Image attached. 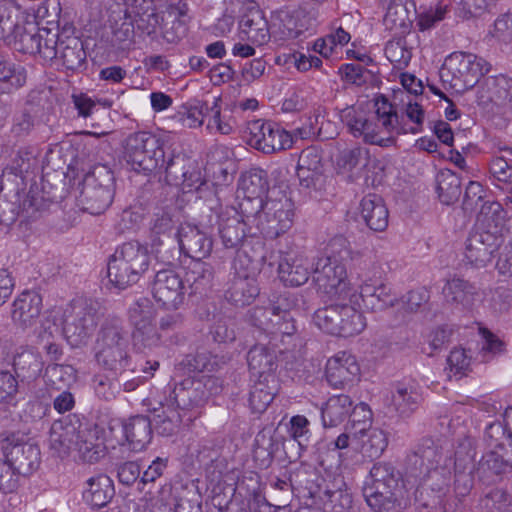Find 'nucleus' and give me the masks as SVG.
<instances>
[{
	"label": "nucleus",
	"instance_id": "obj_50",
	"mask_svg": "<svg viewBox=\"0 0 512 512\" xmlns=\"http://www.w3.org/2000/svg\"><path fill=\"white\" fill-rule=\"evenodd\" d=\"M350 416L351 419L345 429L351 433L352 441L357 444L368 431L373 429L371 428L372 412L367 404L360 403L355 406Z\"/></svg>",
	"mask_w": 512,
	"mask_h": 512
},
{
	"label": "nucleus",
	"instance_id": "obj_41",
	"mask_svg": "<svg viewBox=\"0 0 512 512\" xmlns=\"http://www.w3.org/2000/svg\"><path fill=\"white\" fill-rule=\"evenodd\" d=\"M352 400L348 395L340 394L330 397L321 409L324 427H335L343 422L350 414Z\"/></svg>",
	"mask_w": 512,
	"mask_h": 512
},
{
	"label": "nucleus",
	"instance_id": "obj_48",
	"mask_svg": "<svg viewBox=\"0 0 512 512\" xmlns=\"http://www.w3.org/2000/svg\"><path fill=\"white\" fill-rule=\"evenodd\" d=\"M218 356L212 355L207 350L197 351L195 354L186 355L178 364L177 369L184 373L191 372H213L219 367Z\"/></svg>",
	"mask_w": 512,
	"mask_h": 512
},
{
	"label": "nucleus",
	"instance_id": "obj_22",
	"mask_svg": "<svg viewBox=\"0 0 512 512\" xmlns=\"http://www.w3.org/2000/svg\"><path fill=\"white\" fill-rule=\"evenodd\" d=\"M247 227L246 221L234 207H226L218 215L219 237L227 249L238 250L246 236L252 234Z\"/></svg>",
	"mask_w": 512,
	"mask_h": 512
},
{
	"label": "nucleus",
	"instance_id": "obj_26",
	"mask_svg": "<svg viewBox=\"0 0 512 512\" xmlns=\"http://www.w3.org/2000/svg\"><path fill=\"white\" fill-rule=\"evenodd\" d=\"M80 429L79 420L64 418L54 421L50 428V449L60 457L68 455L77 445Z\"/></svg>",
	"mask_w": 512,
	"mask_h": 512
},
{
	"label": "nucleus",
	"instance_id": "obj_44",
	"mask_svg": "<svg viewBox=\"0 0 512 512\" xmlns=\"http://www.w3.org/2000/svg\"><path fill=\"white\" fill-rule=\"evenodd\" d=\"M213 278V267L202 260H193L186 272V282L194 294L207 291L212 285Z\"/></svg>",
	"mask_w": 512,
	"mask_h": 512
},
{
	"label": "nucleus",
	"instance_id": "obj_33",
	"mask_svg": "<svg viewBox=\"0 0 512 512\" xmlns=\"http://www.w3.org/2000/svg\"><path fill=\"white\" fill-rule=\"evenodd\" d=\"M318 496L324 501V505L332 512H346L352 506V497L348 492L344 479L335 478L333 482L319 487Z\"/></svg>",
	"mask_w": 512,
	"mask_h": 512
},
{
	"label": "nucleus",
	"instance_id": "obj_40",
	"mask_svg": "<svg viewBox=\"0 0 512 512\" xmlns=\"http://www.w3.org/2000/svg\"><path fill=\"white\" fill-rule=\"evenodd\" d=\"M321 158L314 149L304 150L298 161L297 175L300 185L305 188H312L316 186L321 175Z\"/></svg>",
	"mask_w": 512,
	"mask_h": 512
},
{
	"label": "nucleus",
	"instance_id": "obj_58",
	"mask_svg": "<svg viewBox=\"0 0 512 512\" xmlns=\"http://www.w3.org/2000/svg\"><path fill=\"white\" fill-rule=\"evenodd\" d=\"M63 38V29L59 32L58 28L41 27L40 50L38 54L45 60L56 58L60 49V42L63 41Z\"/></svg>",
	"mask_w": 512,
	"mask_h": 512
},
{
	"label": "nucleus",
	"instance_id": "obj_45",
	"mask_svg": "<svg viewBox=\"0 0 512 512\" xmlns=\"http://www.w3.org/2000/svg\"><path fill=\"white\" fill-rule=\"evenodd\" d=\"M383 24L387 30L394 32L395 35L408 33L412 20L409 17L407 7L401 1H391L383 18Z\"/></svg>",
	"mask_w": 512,
	"mask_h": 512
},
{
	"label": "nucleus",
	"instance_id": "obj_4",
	"mask_svg": "<svg viewBox=\"0 0 512 512\" xmlns=\"http://www.w3.org/2000/svg\"><path fill=\"white\" fill-rule=\"evenodd\" d=\"M97 366L113 375H120L129 367V332L121 318L108 316L102 322L94 344Z\"/></svg>",
	"mask_w": 512,
	"mask_h": 512
},
{
	"label": "nucleus",
	"instance_id": "obj_25",
	"mask_svg": "<svg viewBox=\"0 0 512 512\" xmlns=\"http://www.w3.org/2000/svg\"><path fill=\"white\" fill-rule=\"evenodd\" d=\"M360 373L355 356L342 351L330 358L326 364V379L334 388H344L354 382Z\"/></svg>",
	"mask_w": 512,
	"mask_h": 512
},
{
	"label": "nucleus",
	"instance_id": "obj_59",
	"mask_svg": "<svg viewBox=\"0 0 512 512\" xmlns=\"http://www.w3.org/2000/svg\"><path fill=\"white\" fill-rule=\"evenodd\" d=\"M209 334L214 342L231 343L237 337V323L232 317L221 316L215 318L210 327Z\"/></svg>",
	"mask_w": 512,
	"mask_h": 512
},
{
	"label": "nucleus",
	"instance_id": "obj_63",
	"mask_svg": "<svg viewBox=\"0 0 512 512\" xmlns=\"http://www.w3.org/2000/svg\"><path fill=\"white\" fill-rule=\"evenodd\" d=\"M18 381L9 371H0V413L17 404Z\"/></svg>",
	"mask_w": 512,
	"mask_h": 512
},
{
	"label": "nucleus",
	"instance_id": "obj_1",
	"mask_svg": "<svg viewBox=\"0 0 512 512\" xmlns=\"http://www.w3.org/2000/svg\"><path fill=\"white\" fill-rule=\"evenodd\" d=\"M405 115L410 125L399 121L394 105L382 94L375 98L373 111L350 106L342 109L339 114L341 121L355 138L380 147L393 145L400 134H418L423 131L425 111L420 103L409 100Z\"/></svg>",
	"mask_w": 512,
	"mask_h": 512
},
{
	"label": "nucleus",
	"instance_id": "obj_47",
	"mask_svg": "<svg viewBox=\"0 0 512 512\" xmlns=\"http://www.w3.org/2000/svg\"><path fill=\"white\" fill-rule=\"evenodd\" d=\"M40 32L41 27H37L34 23L21 25L18 16L15 30L10 35H5V37H14L16 43L19 44V49L24 53L38 54L40 50Z\"/></svg>",
	"mask_w": 512,
	"mask_h": 512
},
{
	"label": "nucleus",
	"instance_id": "obj_54",
	"mask_svg": "<svg viewBox=\"0 0 512 512\" xmlns=\"http://www.w3.org/2000/svg\"><path fill=\"white\" fill-rule=\"evenodd\" d=\"M243 195L264 198L269 189L266 173L262 169H252L241 176L240 184Z\"/></svg>",
	"mask_w": 512,
	"mask_h": 512
},
{
	"label": "nucleus",
	"instance_id": "obj_31",
	"mask_svg": "<svg viewBox=\"0 0 512 512\" xmlns=\"http://www.w3.org/2000/svg\"><path fill=\"white\" fill-rule=\"evenodd\" d=\"M63 37L65 38L60 42L58 55L67 69L77 70L84 65L86 60L83 42L74 35L72 26L63 27Z\"/></svg>",
	"mask_w": 512,
	"mask_h": 512
},
{
	"label": "nucleus",
	"instance_id": "obj_53",
	"mask_svg": "<svg viewBox=\"0 0 512 512\" xmlns=\"http://www.w3.org/2000/svg\"><path fill=\"white\" fill-rule=\"evenodd\" d=\"M77 438L74 450H77L85 461H97L103 452V447L96 436V431L81 427Z\"/></svg>",
	"mask_w": 512,
	"mask_h": 512
},
{
	"label": "nucleus",
	"instance_id": "obj_52",
	"mask_svg": "<svg viewBox=\"0 0 512 512\" xmlns=\"http://www.w3.org/2000/svg\"><path fill=\"white\" fill-rule=\"evenodd\" d=\"M26 82V70L6 60H0V93H9Z\"/></svg>",
	"mask_w": 512,
	"mask_h": 512
},
{
	"label": "nucleus",
	"instance_id": "obj_35",
	"mask_svg": "<svg viewBox=\"0 0 512 512\" xmlns=\"http://www.w3.org/2000/svg\"><path fill=\"white\" fill-rule=\"evenodd\" d=\"M278 273L285 285L298 287L309 280L311 272L306 258L287 256L279 263Z\"/></svg>",
	"mask_w": 512,
	"mask_h": 512
},
{
	"label": "nucleus",
	"instance_id": "obj_20",
	"mask_svg": "<svg viewBox=\"0 0 512 512\" xmlns=\"http://www.w3.org/2000/svg\"><path fill=\"white\" fill-rule=\"evenodd\" d=\"M285 348H277L269 344L258 343L250 348L247 354L248 367L255 379L278 378L279 356Z\"/></svg>",
	"mask_w": 512,
	"mask_h": 512
},
{
	"label": "nucleus",
	"instance_id": "obj_7",
	"mask_svg": "<svg viewBox=\"0 0 512 512\" xmlns=\"http://www.w3.org/2000/svg\"><path fill=\"white\" fill-rule=\"evenodd\" d=\"M490 70L483 58L468 52L457 51L446 57L439 76L443 84L456 92L473 88Z\"/></svg>",
	"mask_w": 512,
	"mask_h": 512
},
{
	"label": "nucleus",
	"instance_id": "obj_49",
	"mask_svg": "<svg viewBox=\"0 0 512 512\" xmlns=\"http://www.w3.org/2000/svg\"><path fill=\"white\" fill-rule=\"evenodd\" d=\"M437 193L446 205L456 202L461 195V179L451 170L440 171L437 175Z\"/></svg>",
	"mask_w": 512,
	"mask_h": 512
},
{
	"label": "nucleus",
	"instance_id": "obj_64",
	"mask_svg": "<svg viewBox=\"0 0 512 512\" xmlns=\"http://www.w3.org/2000/svg\"><path fill=\"white\" fill-rule=\"evenodd\" d=\"M385 55L387 59L398 68L406 67L412 57V53L410 49H408L403 35H399V37L387 42Z\"/></svg>",
	"mask_w": 512,
	"mask_h": 512
},
{
	"label": "nucleus",
	"instance_id": "obj_43",
	"mask_svg": "<svg viewBox=\"0 0 512 512\" xmlns=\"http://www.w3.org/2000/svg\"><path fill=\"white\" fill-rule=\"evenodd\" d=\"M284 301H287V298H280L277 304L255 306L249 309L246 313V322L263 334H266L267 330L273 327L272 323H274L278 314L284 308Z\"/></svg>",
	"mask_w": 512,
	"mask_h": 512
},
{
	"label": "nucleus",
	"instance_id": "obj_30",
	"mask_svg": "<svg viewBox=\"0 0 512 512\" xmlns=\"http://www.w3.org/2000/svg\"><path fill=\"white\" fill-rule=\"evenodd\" d=\"M41 309V295L34 291H25L12 304V319L20 326H31L39 317Z\"/></svg>",
	"mask_w": 512,
	"mask_h": 512
},
{
	"label": "nucleus",
	"instance_id": "obj_21",
	"mask_svg": "<svg viewBox=\"0 0 512 512\" xmlns=\"http://www.w3.org/2000/svg\"><path fill=\"white\" fill-rule=\"evenodd\" d=\"M422 401L421 387L415 381L397 383L384 400L385 405L401 418L410 417Z\"/></svg>",
	"mask_w": 512,
	"mask_h": 512
},
{
	"label": "nucleus",
	"instance_id": "obj_32",
	"mask_svg": "<svg viewBox=\"0 0 512 512\" xmlns=\"http://www.w3.org/2000/svg\"><path fill=\"white\" fill-rule=\"evenodd\" d=\"M361 217L375 232L384 231L388 226L389 213L383 199L376 194L366 195L361 203Z\"/></svg>",
	"mask_w": 512,
	"mask_h": 512
},
{
	"label": "nucleus",
	"instance_id": "obj_11",
	"mask_svg": "<svg viewBox=\"0 0 512 512\" xmlns=\"http://www.w3.org/2000/svg\"><path fill=\"white\" fill-rule=\"evenodd\" d=\"M124 156L133 170L145 174L162 170L165 165L163 142L149 132L141 131L129 135Z\"/></svg>",
	"mask_w": 512,
	"mask_h": 512
},
{
	"label": "nucleus",
	"instance_id": "obj_61",
	"mask_svg": "<svg viewBox=\"0 0 512 512\" xmlns=\"http://www.w3.org/2000/svg\"><path fill=\"white\" fill-rule=\"evenodd\" d=\"M117 377L118 375L112 373L96 374L92 380L95 395L105 401L113 400L121 389Z\"/></svg>",
	"mask_w": 512,
	"mask_h": 512
},
{
	"label": "nucleus",
	"instance_id": "obj_27",
	"mask_svg": "<svg viewBox=\"0 0 512 512\" xmlns=\"http://www.w3.org/2000/svg\"><path fill=\"white\" fill-rule=\"evenodd\" d=\"M158 407H154L155 429L162 436H171L176 433L187 416L161 393L155 399Z\"/></svg>",
	"mask_w": 512,
	"mask_h": 512
},
{
	"label": "nucleus",
	"instance_id": "obj_5",
	"mask_svg": "<svg viewBox=\"0 0 512 512\" xmlns=\"http://www.w3.org/2000/svg\"><path fill=\"white\" fill-rule=\"evenodd\" d=\"M483 440L490 451L476 466L479 479L489 480L493 475L512 469V407L506 409L503 420H496L485 427Z\"/></svg>",
	"mask_w": 512,
	"mask_h": 512
},
{
	"label": "nucleus",
	"instance_id": "obj_23",
	"mask_svg": "<svg viewBox=\"0 0 512 512\" xmlns=\"http://www.w3.org/2000/svg\"><path fill=\"white\" fill-rule=\"evenodd\" d=\"M180 251L193 260L207 258L212 251L213 241L205 232L190 223L181 224L177 232Z\"/></svg>",
	"mask_w": 512,
	"mask_h": 512
},
{
	"label": "nucleus",
	"instance_id": "obj_24",
	"mask_svg": "<svg viewBox=\"0 0 512 512\" xmlns=\"http://www.w3.org/2000/svg\"><path fill=\"white\" fill-rule=\"evenodd\" d=\"M239 27L247 40L255 45L262 46L271 38L268 21L255 2L244 5Z\"/></svg>",
	"mask_w": 512,
	"mask_h": 512
},
{
	"label": "nucleus",
	"instance_id": "obj_10",
	"mask_svg": "<svg viewBox=\"0 0 512 512\" xmlns=\"http://www.w3.org/2000/svg\"><path fill=\"white\" fill-rule=\"evenodd\" d=\"M114 176L105 165H96L86 173L81 183L79 205L82 210L99 215L112 203L114 196Z\"/></svg>",
	"mask_w": 512,
	"mask_h": 512
},
{
	"label": "nucleus",
	"instance_id": "obj_55",
	"mask_svg": "<svg viewBox=\"0 0 512 512\" xmlns=\"http://www.w3.org/2000/svg\"><path fill=\"white\" fill-rule=\"evenodd\" d=\"M21 474H18L16 469L7 461H0V492L2 502H7L12 506L13 501L17 500L16 496L8 495L17 489Z\"/></svg>",
	"mask_w": 512,
	"mask_h": 512
},
{
	"label": "nucleus",
	"instance_id": "obj_6",
	"mask_svg": "<svg viewBox=\"0 0 512 512\" xmlns=\"http://www.w3.org/2000/svg\"><path fill=\"white\" fill-rule=\"evenodd\" d=\"M150 255L146 246L137 241L117 247L108 262L109 281L118 289H125L139 281L148 270Z\"/></svg>",
	"mask_w": 512,
	"mask_h": 512
},
{
	"label": "nucleus",
	"instance_id": "obj_18",
	"mask_svg": "<svg viewBox=\"0 0 512 512\" xmlns=\"http://www.w3.org/2000/svg\"><path fill=\"white\" fill-rule=\"evenodd\" d=\"M476 447L474 442L466 438L459 443L454 454V492L456 497L461 500L469 495L474 485V473Z\"/></svg>",
	"mask_w": 512,
	"mask_h": 512
},
{
	"label": "nucleus",
	"instance_id": "obj_2",
	"mask_svg": "<svg viewBox=\"0 0 512 512\" xmlns=\"http://www.w3.org/2000/svg\"><path fill=\"white\" fill-rule=\"evenodd\" d=\"M354 255L359 253L349 248L346 239L334 238L313 263V282L317 290L330 299L345 301L351 295L347 261L353 260Z\"/></svg>",
	"mask_w": 512,
	"mask_h": 512
},
{
	"label": "nucleus",
	"instance_id": "obj_46",
	"mask_svg": "<svg viewBox=\"0 0 512 512\" xmlns=\"http://www.w3.org/2000/svg\"><path fill=\"white\" fill-rule=\"evenodd\" d=\"M39 154V149L35 145L20 147L10 161L11 172L20 177L34 173L39 168Z\"/></svg>",
	"mask_w": 512,
	"mask_h": 512
},
{
	"label": "nucleus",
	"instance_id": "obj_9",
	"mask_svg": "<svg viewBox=\"0 0 512 512\" xmlns=\"http://www.w3.org/2000/svg\"><path fill=\"white\" fill-rule=\"evenodd\" d=\"M313 321L322 331L341 337L360 334L366 327L363 313L349 301L318 309L314 313Z\"/></svg>",
	"mask_w": 512,
	"mask_h": 512
},
{
	"label": "nucleus",
	"instance_id": "obj_39",
	"mask_svg": "<svg viewBox=\"0 0 512 512\" xmlns=\"http://www.w3.org/2000/svg\"><path fill=\"white\" fill-rule=\"evenodd\" d=\"M442 293L448 303L467 309L474 304L477 289L463 279L453 278L446 282Z\"/></svg>",
	"mask_w": 512,
	"mask_h": 512
},
{
	"label": "nucleus",
	"instance_id": "obj_17",
	"mask_svg": "<svg viewBox=\"0 0 512 512\" xmlns=\"http://www.w3.org/2000/svg\"><path fill=\"white\" fill-rule=\"evenodd\" d=\"M263 213L258 222V230L268 238H277L292 227L293 204L286 197L267 198Z\"/></svg>",
	"mask_w": 512,
	"mask_h": 512
},
{
	"label": "nucleus",
	"instance_id": "obj_15",
	"mask_svg": "<svg viewBox=\"0 0 512 512\" xmlns=\"http://www.w3.org/2000/svg\"><path fill=\"white\" fill-rule=\"evenodd\" d=\"M248 144L265 154H272L292 147V136L279 124L257 119L248 122Z\"/></svg>",
	"mask_w": 512,
	"mask_h": 512
},
{
	"label": "nucleus",
	"instance_id": "obj_8",
	"mask_svg": "<svg viewBox=\"0 0 512 512\" xmlns=\"http://www.w3.org/2000/svg\"><path fill=\"white\" fill-rule=\"evenodd\" d=\"M399 479L400 473L390 463L378 462L372 466L364 482L363 495L375 512H399L394 497Z\"/></svg>",
	"mask_w": 512,
	"mask_h": 512
},
{
	"label": "nucleus",
	"instance_id": "obj_57",
	"mask_svg": "<svg viewBox=\"0 0 512 512\" xmlns=\"http://www.w3.org/2000/svg\"><path fill=\"white\" fill-rule=\"evenodd\" d=\"M13 367L18 375L35 378L41 372L42 362L36 353L31 350H24L15 355Z\"/></svg>",
	"mask_w": 512,
	"mask_h": 512
},
{
	"label": "nucleus",
	"instance_id": "obj_19",
	"mask_svg": "<svg viewBox=\"0 0 512 512\" xmlns=\"http://www.w3.org/2000/svg\"><path fill=\"white\" fill-rule=\"evenodd\" d=\"M186 290L183 279L173 269L160 270L154 277L153 297L167 309H178L184 303Z\"/></svg>",
	"mask_w": 512,
	"mask_h": 512
},
{
	"label": "nucleus",
	"instance_id": "obj_3",
	"mask_svg": "<svg viewBox=\"0 0 512 512\" xmlns=\"http://www.w3.org/2000/svg\"><path fill=\"white\" fill-rule=\"evenodd\" d=\"M453 460L432 439H423L409 457V475L419 486L445 495L450 487Z\"/></svg>",
	"mask_w": 512,
	"mask_h": 512
},
{
	"label": "nucleus",
	"instance_id": "obj_16",
	"mask_svg": "<svg viewBox=\"0 0 512 512\" xmlns=\"http://www.w3.org/2000/svg\"><path fill=\"white\" fill-rule=\"evenodd\" d=\"M129 319L134 326L132 339L135 349L144 351L160 344V335L154 324L155 310L148 299L143 298L130 307Z\"/></svg>",
	"mask_w": 512,
	"mask_h": 512
},
{
	"label": "nucleus",
	"instance_id": "obj_60",
	"mask_svg": "<svg viewBox=\"0 0 512 512\" xmlns=\"http://www.w3.org/2000/svg\"><path fill=\"white\" fill-rule=\"evenodd\" d=\"M369 157L367 148L356 146L343 150L338 159L337 166L343 173L352 172L358 167L366 166Z\"/></svg>",
	"mask_w": 512,
	"mask_h": 512
},
{
	"label": "nucleus",
	"instance_id": "obj_56",
	"mask_svg": "<svg viewBox=\"0 0 512 512\" xmlns=\"http://www.w3.org/2000/svg\"><path fill=\"white\" fill-rule=\"evenodd\" d=\"M363 456L374 459L382 455L388 445L384 431L374 428L366 433V436L357 443Z\"/></svg>",
	"mask_w": 512,
	"mask_h": 512
},
{
	"label": "nucleus",
	"instance_id": "obj_38",
	"mask_svg": "<svg viewBox=\"0 0 512 512\" xmlns=\"http://www.w3.org/2000/svg\"><path fill=\"white\" fill-rule=\"evenodd\" d=\"M278 378L255 379L249 393V405L253 413H263L278 392Z\"/></svg>",
	"mask_w": 512,
	"mask_h": 512
},
{
	"label": "nucleus",
	"instance_id": "obj_28",
	"mask_svg": "<svg viewBox=\"0 0 512 512\" xmlns=\"http://www.w3.org/2000/svg\"><path fill=\"white\" fill-rule=\"evenodd\" d=\"M497 249L496 238L487 231L473 232L465 245V257L475 266H485Z\"/></svg>",
	"mask_w": 512,
	"mask_h": 512
},
{
	"label": "nucleus",
	"instance_id": "obj_36",
	"mask_svg": "<svg viewBox=\"0 0 512 512\" xmlns=\"http://www.w3.org/2000/svg\"><path fill=\"white\" fill-rule=\"evenodd\" d=\"M272 325L273 327L265 334L269 338V344L277 348H280L279 344L289 345L297 331L295 320L289 311V304H285Z\"/></svg>",
	"mask_w": 512,
	"mask_h": 512
},
{
	"label": "nucleus",
	"instance_id": "obj_62",
	"mask_svg": "<svg viewBox=\"0 0 512 512\" xmlns=\"http://www.w3.org/2000/svg\"><path fill=\"white\" fill-rule=\"evenodd\" d=\"M192 166V160L185 155H173L168 160L165 159V165L162 169L165 171L166 181L170 185L179 186L183 177L186 175L187 168Z\"/></svg>",
	"mask_w": 512,
	"mask_h": 512
},
{
	"label": "nucleus",
	"instance_id": "obj_12",
	"mask_svg": "<svg viewBox=\"0 0 512 512\" xmlns=\"http://www.w3.org/2000/svg\"><path fill=\"white\" fill-rule=\"evenodd\" d=\"M97 303L87 299L73 300L62 314V333L68 343L79 347L93 334L99 320Z\"/></svg>",
	"mask_w": 512,
	"mask_h": 512
},
{
	"label": "nucleus",
	"instance_id": "obj_29",
	"mask_svg": "<svg viewBox=\"0 0 512 512\" xmlns=\"http://www.w3.org/2000/svg\"><path fill=\"white\" fill-rule=\"evenodd\" d=\"M121 432L129 448L142 451L151 442L152 425L147 416L137 415L121 424Z\"/></svg>",
	"mask_w": 512,
	"mask_h": 512
},
{
	"label": "nucleus",
	"instance_id": "obj_37",
	"mask_svg": "<svg viewBox=\"0 0 512 512\" xmlns=\"http://www.w3.org/2000/svg\"><path fill=\"white\" fill-rule=\"evenodd\" d=\"M208 112L209 105L207 102L194 100L181 105L171 117V120L181 128H198L203 125Z\"/></svg>",
	"mask_w": 512,
	"mask_h": 512
},
{
	"label": "nucleus",
	"instance_id": "obj_14",
	"mask_svg": "<svg viewBox=\"0 0 512 512\" xmlns=\"http://www.w3.org/2000/svg\"><path fill=\"white\" fill-rule=\"evenodd\" d=\"M0 447L4 457L22 476L31 475L41 462L40 449L27 441L20 432L1 435Z\"/></svg>",
	"mask_w": 512,
	"mask_h": 512
},
{
	"label": "nucleus",
	"instance_id": "obj_34",
	"mask_svg": "<svg viewBox=\"0 0 512 512\" xmlns=\"http://www.w3.org/2000/svg\"><path fill=\"white\" fill-rule=\"evenodd\" d=\"M115 494L114 484L110 477L100 474L87 480V488L83 492L84 501L93 508L106 506Z\"/></svg>",
	"mask_w": 512,
	"mask_h": 512
},
{
	"label": "nucleus",
	"instance_id": "obj_51",
	"mask_svg": "<svg viewBox=\"0 0 512 512\" xmlns=\"http://www.w3.org/2000/svg\"><path fill=\"white\" fill-rule=\"evenodd\" d=\"M112 44L120 48L130 46L134 38L133 20L126 9L119 11V19L111 18Z\"/></svg>",
	"mask_w": 512,
	"mask_h": 512
},
{
	"label": "nucleus",
	"instance_id": "obj_13",
	"mask_svg": "<svg viewBox=\"0 0 512 512\" xmlns=\"http://www.w3.org/2000/svg\"><path fill=\"white\" fill-rule=\"evenodd\" d=\"M213 380L206 381L186 378L180 383L168 384L161 394L172 402L179 410L187 416L191 422L200 415V408L204 406L210 396L207 385Z\"/></svg>",
	"mask_w": 512,
	"mask_h": 512
},
{
	"label": "nucleus",
	"instance_id": "obj_42",
	"mask_svg": "<svg viewBox=\"0 0 512 512\" xmlns=\"http://www.w3.org/2000/svg\"><path fill=\"white\" fill-rule=\"evenodd\" d=\"M259 295L256 278H232L226 291V299L235 306L249 305Z\"/></svg>",
	"mask_w": 512,
	"mask_h": 512
}]
</instances>
